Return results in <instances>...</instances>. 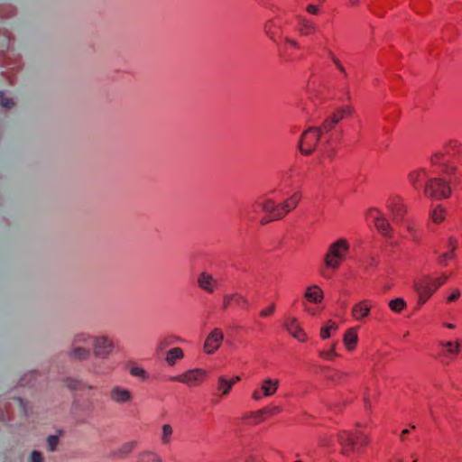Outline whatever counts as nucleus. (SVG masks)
<instances>
[{
    "instance_id": "obj_1",
    "label": "nucleus",
    "mask_w": 462,
    "mask_h": 462,
    "mask_svg": "<svg viewBox=\"0 0 462 462\" xmlns=\"http://www.w3.org/2000/svg\"><path fill=\"white\" fill-rule=\"evenodd\" d=\"M343 111H336L324 120L321 126L317 127L319 132V135L322 137V139L326 140L325 143H321L322 146L326 145L323 151L330 158L334 157L337 144L341 140V134L337 131L332 132V130L334 129L335 125L343 119Z\"/></svg>"
},
{
    "instance_id": "obj_2",
    "label": "nucleus",
    "mask_w": 462,
    "mask_h": 462,
    "mask_svg": "<svg viewBox=\"0 0 462 462\" xmlns=\"http://www.w3.org/2000/svg\"><path fill=\"white\" fill-rule=\"evenodd\" d=\"M448 276L442 273L439 277L432 278L422 276L414 282V289L418 293V303L423 305L435 293V291L447 282Z\"/></svg>"
},
{
    "instance_id": "obj_3",
    "label": "nucleus",
    "mask_w": 462,
    "mask_h": 462,
    "mask_svg": "<svg viewBox=\"0 0 462 462\" xmlns=\"http://www.w3.org/2000/svg\"><path fill=\"white\" fill-rule=\"evenodd\" d=\"M349 248V243L345 238H340L332 243L324 257L325 265L334 270L338 269L345 261Z\"/></svg>"
},
{
    "instance_id": "obj_4",
    "label": "nucleus",
    "mask_w": 462,
    "mask_h": 462,
    "mask_svg": "<svg viewBox=\"0 0 462 462\" xmlns=\"http://www.w3.org/2000/svg\"><path fill=\"white\" fill-rule=\"evenodd\" d=\"M451 192L450 180L444 178H430L424 185V195L433 199H448Z\"/></svg>"
},
{
    "instance_id": "obj_5",
    "label": "nucleus",
    "mask_w": 462,
    "mask_h": 462,
    "mask_svg": "<svg viewBox=\"0 0 462 462\" xmlns=\"http://www.w3.org/2000/svg\"><path fill=\"white\" fill-rule=\"evenodd\" d=\"M2 34L6 38L7 44L6 50H0V67L9 69L11 67H16V65H20L21 69H23L24 64L23 62L22 56L20 54H10V51L14 50L15 37L8 30L3 31Z\"/></svg>"
},
{
    "instance_id": "obj_6",
    "label": "nucleus",
    "mask_w": 462,
    "mask_h": 462,
    "mask_svg": "<svg viewBox=\"0 0 462 462\" xmlns=\"http://www.w3.org/2000/svg\"><path fill=\"white\" fill-rule=\"evenodd\" d=\"M460 353V345L457 341H440L433 357L441 365H450Z\"/></svg>"
},
{
    "instance_id": "obj_7",
    "label": "nucleus",
    "mask_w": 462,
    "mask_h": 462,
    "mask_svg": "<svg viewBox=\"0 0 462 462\" xmlns=\"http://www.w3.org/2000/svg\"><path fill=\"white\" fill-rule=\"evenodd\" d=\"M322 137L317 127H310L304 131L300 136L299 149L304 155H310L316 149Z\"/></svg>"
},
{
    "instance_id": "obj_8",
    "label": "nucleus",
    "mask_w": 462,
    "mask_h": 462,
    "mask_svg": "<svg viewBox=\"0 0 462 462\" xmlns=\"http://www.w3.org/2000/svg\"><path fill=\"white\" fill-rule=\"evenodd\" d=\"M207 372L201 368L189 370L182 374L173 376L171 381L186 383L189 386L199 385L206 378Z\"/></svg>"
},
{
    "instance_id": "obj_9",
    "label": "nucleus",
    "mask_w": 462,
    "mask_h": 462,
    "mask_svg": "<svg viewBox=\"0 0 462 462\" xmlns=\"http://www.w3.org/2000/svg\"><path fill=\"white\" fill-rule=\"evenodd\" d=\"M387 208L390 210L393 221L395 223H402L407 213L403 200L399 196L389 198L387 200Z\"/></svg>"
},
{
    "instance_id": "obj_10",
    "label": "nucleus",
    "mask_w": 462,
    "mask_h": 462,
    "mask_svg": "<svg viewBox=\"0 0 462 462\" xmlns=\"http://www.w3.org/2000/svg\"><path fill=\"white\" fill-rule=\"evenodd\" d=\"M283 327L291 337L298 339L300 342L307 341V334L301 328L298 319L294 317L287 318L284 320Z\"/></svg>"
},
{
    "instance_id": "obj_11",
    "label": "nucleus",
    "mask_w": 462,
    "mask_h": 462,
    "mask_svg": "<svg viewBox=\"0 0 462 462\" xmlns=\"http://www.w3.org/2000/svg\"><path fill=\"white\" fill-rule=\"evenodd\" d=\"M224 338L223 331L217 328H214L209 335L207 337L205 343H204V351L207 354H213L215 351H217Z\"/></svg>"
},
{
    "instance_id": "obj_12",
    "label": "nucleus",
    "mask_w": 462,
    "mask_h": 462,
    "mask_svg": "<svg viewBox=\"0 0 462 462\" xmlns=\"http://www.w3.org/2000/svg\"><path fill=\"white\" fill-rule=\"evenodd\" d=\"M114 349V344L107 337H98L94 342V355L97 357L105 358L108 356Z\"/></svg>"
},
{
    "instance_id": "obj_13",
    "label": "nucleus",
    "mask_w": 462,
    "mask_h": 462,
    "mask_svg": "<svg viewBox=\"0 0 462 462\" xmlns=\"http://www.w3.org/2000/svg\"><path fill=\"white\" fill-rule=\"evenodd\" d=\"M300 46L297 42L289 38L285 39L281 49V57L286 61L295 60L300 57Z\"/></svg>"
},
{
    "instance_id": "obj_14",
    "label": "nucleus",
    "mask_w": 462,
    "mask_h": 462,
    "mask_svg": "<svg viewBox=\"0 0 462 462\" xmlns=\"http://www.w3.org/2000/svg\"><path fill=\"white\" fill-rule=\"evenodd\" d=\"M323 371L326 379L337 384L346 383L350 377L349 373L342 372L331 367H324Z\"/></svg>"
},
{
    "instance_id": "obj_15",
    "label": "nucleus",
    "mask_w": 462,
    "mask_h": 462,
    "mask_svg": "<svg viewBox=\"0 0 462 462\" xmlns=\"http://www.w3.org/2000/svg\"><path fill=\"white\" fill-rule=\"evenodd\" d=\"M371 302L369 300H363L356 303L352 308V317L354 319L360 321L366 318L371 311Z\"/></svg>"
},
{
    "instance_id": "obj_16",
    "label": "nucleus",
    "mask_w": 462,
    "mask_h": 462,
    "mask_svg": "<svg viewBox=\"0 0 462 462\" xmlns=\"http://www.w3.org/2000/svg\"><path fill=\"white\" fill-rule=\"evenodd\" d=\"M428 177L427 171L425 169H418L411 171L408 175V180L411 185L415 189H420L422 187L423 182Z\"/></svg>"
},
{
    "instance_id": "obj_17",
    "label": "nucleus",
    "mask_w": 462,
    "mask_h": 462,
    "mask_svg": "<svg viewBox=\"0 0 462 462\" xmlns=\"http://www.w3.org/2000/svg\"><path fill=\"white\" fill-rule=\"evenodd\" d=\"M21 66L16 65V67H11L9 69H5L0 73V79H4L8 86H14L17 82V75L22 71Z\"/></svg>"
},
{
    "instance_id": "obj_18",
    "label": "nucleus",
    "mask_w": 462,
    "mask_h": 462,
    "mask_svg": "<svg viewBox=\"0 0 462 462\" xmlns=\"http://www.w3.org/2000/svg\"><path fill=\"white\" fill-rule=\"evenodd\" d=\"M240 381V376H234L231 379H226L225 376H219L217 381V391L221 392L223 395H226L229 393L232 387Z\"/></svg>"
},
{
    "instance_id": "obj_19",
    "label": "nucleus",
    "mask_w": 462,
    "mask_h": 462,
    "mask_svg": "<svg viewBox=\"0 0 462 462\" xmlns=\"http://www.w3.org/2000/svg\"><path fill=\"white\" fill-rule=\"evenodd\" d=\"M337 440L342 446V453L344 455L348 456L352 453V432L346 430L338 432Z\"/></svg>"
},
{
    "instance_id": "obj_20",
    "label": "nucleus",
    "mask_w": 462,
    "mask_h": 462,
    "mask_svg": "<svg viewBox=\"0 0 462 462\" xmlns=\"http://www.w3.org/2000/svg\"><path fill=\"white\" fill-rule=\"evenodd\" d=\"M305 299L312 303H320L324 298L323 291L318 285H312L307 288Z\"/></svg>"
},
{
    "instance_id": "obj_21",
    "label": "nucleus",
    "mask_w": 462,
    "mask_h": 462,
    "mask_svg": "<svg viewBox=\"0 0 462 462\" xmlns=\"http://www.w3.org/2000/svg\"><path fill=\"white\" fill-rule=\"evenodd\" d=\"M368 444V438L365 434L360 431L352 432V452L361 451Z\"/></svg>"
},
{
    "instance_id": "obj_22",
    "label": "nucleus",
    "mask_w": 462,
    "mask_h": 462,
    "mask_svg": "<svg viewBox=\"0 0 462 462\" xmlns=\"http://www.w3.org/2000/svg\"><path fill=\"white\" fill-rule=\"evenodd\" d=\"M111 398L116 402H127L132 400V393L129 390L116 386L111 391Z\"/></svg>"
},
{
    "instance_id": "obj_23",
    "label": "nucleus",
    "mask_w": 462,
    "mask_h": 462,
    "mask_svg": "<svg viewBox=\"0 0 462 462\" xmlns=\"http://www.w3.org/2000/svg\"><path fill=\"white\" fill-rule=\"evenodd\" d=\"M298 30L301 35L308 36L315 33L316 25L312 21H310L304 17H299Z\"/></svg>"
},
{
    "instance_id": "obj_24",
    "label": "nucleus",
    "mask_w": 462,
    "mask_h": 462,
    "mask_svg": "<svg viewBox=\"0 0 462 462\" xmlns=\"http://www.w3.org/2000/svg\"><path fill=\"white\" fill-rule=\"evenodd\" d=\"M264 30L271 39L275 40L276 36H279L282 32L281 21L279 19L268 21L264 25Z\"/></svg>"
},
{
    "instance_id": "obj_25",
    "label": "nucleus",
    "mask_w": 462,
    "mask_h": 462,
    "mask_svg": "<svg viewBox=\"0 0 462 462\" xmlns=\"http://www.w3.org/2000/svg\"><path fill=\"white\" fill-rule=\"evenodd\" d=\"M278 387V379H265L262 383L261 391L263 396H272L276 393Z\"/></svg>"
},
{
    "instance_id": "obj_26",
    "label": "nucleus",
    "mask_w": 462,
    "mask_h": 462,
    "mask_svg": "<svg viewBox=\"0 0 462 462\" xmlns=\"http://www.w3.org/2000/svg\"><path fill=\"white\" fill-rule=\"evenodd\" d=\"M126 367L129 370L131 375L134 377H138L143 381H145L149 378L147 371L144 370L143 367L138 366L135 362H128Z\"/></svg>"
},
{
    "instance_id": "obj_27",
    "label": "nucleus",
    "mask_w": 462,
    "mask_h": 462,
    "mask_svg": "<svg viewBox=\"0 0 462 462\" xmlns=\"http://www.w3.org/2000/svg\"><path fill=\"white\" fill-rule=\"evenodd\" d=\"M374 226L382 236L386 237H393V228L391 227L388 220L383 217L381 219H376Z\"/></svg>"
},
{
    "instance_id": "obj_28",
    "label": "nucleus",
    "mask_w": 462,
    "mask_h": 462,
    "mask_svg": "<svg viewBox=\"0 0 462 462\" xmlns=\"http://www.w3.org/2000/svg\"><path fill=\"white\" fill-rule=\"evenodd\" d=\"M344 343L347 350L352 351L356 348L357 344V334L354 328H349L344 335Z\"/></svg>"
},
{
    "instance_id": "obj_29",
    "label": "nucleus",
    "mask_w": 462,
    "mask_h": 462,
    "mask_svg": "<svg viewBox=\"0 0 462 462\" xmlns=\"http://www.w3.org/2000/svg\"><path fill=\"white\" fill-rule=\"evenodd\" d=\"M184 357V352L180 347H173L167 352L166 362L169 365L173 366L177 360Z\"/></svg>"
},
{
    "instance_id": "obj_30",
    "label": "nucleus",
    "mask_w": 462,
    "mask_h": 462,
    "mask_svg": "<svg viewBox=\"0 0 462 462\" xmlns=\"http://www.w3.org/2000/svg\"><path fill=\"white\" fill-rule=\"evenodd\" d=\"M17 14V8L12 4H0V18L10 19Z\"/></svg>"
},
{
    "instance_id": "obj_31",
    "label": "nucleus",
    "mask_w": 462,
    "mask_h": 462,
    "mask_svg": "<svg viewBox=\"0 0 462 462\" xmlns=\"http://www.w3.org/2000/svg\"><path fill=\"white\" fill-rule=\"evenodd\" d=\"M267 419L266 417V411H264V408L260 409L256 411H251L247 415L243 417V420H253L252 424H258Z\"/></svg>"
},
{
    "instance_id": "obj_32",
    "label": "nucleus",
    "mask_w": 462,
    "mask_h": 462,
    "mask_svg": "<svg viewBox=\"0 0 462 462\" xmlns=\"http://www.w3.org/2000/svg\"><path fill=\"white\" fill-rule=\"evenodd\" d=\"M300 199H301L300 193L295 192L290 198H288L282 203L283 207L285 208L286 212L289 213L290 211L293 210L298 206Z\"/></svg>"
},
{
    "instance_id": "obj_33",
    "label": "nucleus",
    "mask_w": 462,
    "mask_h": 462,
    "mask_svg": "<svg viewBox=\"0 0 462 462\" xmlns=\"http://www.w3.org/2000/svg\"><path fill=\"white\" fill-rule=\"evenodd\" d=\"M69 356H70V357H72L76 360H79V361L87 360L90 356V350L88 348L80 347V346L74 347L69 352Z\"/></svg>"
},
{
    "instance_id": "obj_34",
    "label": "nucleus",
    "mask_w": 462,
    "mask_h": 462,
    "mask_svg": "<svg viewBox=\"0 0 462 462\" xmlns=\"http://www.w3.org/2000/svg\"><path fill=\"white\" fill-rule=\"evenodd\" d=\"M213 281V278L211 275L202 273L199 278V285L201 289L208 291L213 292V288L210 287L211 282Z\"/></svg>"
},
{
    "instance_id": "obj_35",
    "label": "nucleus",
    "mask_w": 462,
    "mask_h": 462,
    "mask_svg": "<svg viewBox=\"0 0 462 462\" xmlns=\"http://www.w3.org/2000/svg\"><path fill=\"white\" fill-rule=\"evenodd\" d=\"M406 306L405 300L402 298H396L389 301V308L396 313L402 312Z\"/></svg>"
},
{
    "instance_id": "obj_36",
    "label": "nucleus",
    "mask_w": 462,
    "mask_h": 462,
    "mask_svg": "<svg viewBox=\"0 0 462 462\" xmlns=\"http://www.w3.org/2000/svg\"><path fill=\"white\" fill-rule=\"evenodd\" d=\"M445 215H446L445 208L439 206L432 210V212L430 214V217L434 223L439 224L444 220Z\"/></svg>"
},
{
    "instance_id": "obj_37",
    "label": "nucleus",
    "mask_w": 462,
    "mask_h": 462,
    "mask_svg": "<svg viewBox=\"0 0 462 462\" xmlns=\"http://www.w3.org/2000/svg\"><path fill=\"white\" fill-rule=\"evenodd\" d=\"M337 325L336 322L332 320H328L327 324L321 328L320 329V337L322 339H327L330 337V331L331 330H337Z\"/></svg>"
},
{
    "instance_id": "obj_38",
    "label": "nucleus",
    "mask_w": 462,
    "mask_h": 462,
    "mask_svg": "<svg viewBox=\"0 0 462 462\" xmlns=\"http://www.w3.org/2000/svg\"><path fill=\"white\" fill-rule=\"evenodd\" d=\"M275 204L272 199H267L263 202H255L254 208H262L263 211L266 212L269 215H272L273 209H274Z\"/></svg>"
},
{
    "instance_id": "obj_39",
    "label": "nucleus",
    "mask_w": 462,
    "mask_h": 462,
    "mask_svg": "<svg viewBox=\"0 0 462 462\" xmlns=\"http://www.w3.org/2000/svg\"><path fill=\"white\" fill-rule=\"evenodd\" d=\"M233 303H235L236 306L243 310H248L249 309V302L243 295L239 293H233Z\"/></svg>"
},
{
    "instance_id": "obj_40",
    "label": "nucleus",
    "mask_w": 462,
    "mask_h": 462,
    "mask_svg": "<svg viewBox=\"0 0 462 462\" xmlns=\"http://www.w3.org/2000/svg\"><path fill=\"white\" fill-rule=\"evenodd\" d=\"M0 106L5 109H11L15 106L13 98L8 97L4 91H0Z\"/></svg>"
},
{
    "instance_id": "obj_41",
    "label": "nucleus",
    "mask_w": 462,
    "mask_h": 462,
    "mask_svg": "<svg viewBox=\"0 0 462 462\" xmlns=\"http://www.w3.org/2000/svg\"><path fill=\"white\" fill-rule=\"evenodd\" d=\"M138 462H162V460L155 453L144 452L140 455Z\"/></svg>"
},
{
    "instance_id": "obj_42",
    "label": "nucleus",
    "mask_w": 462,
    "mask_h": 462,
    "mask_svg": "<svg viewBox=\"0 0 462 462\" xmlns=\"http://www.w3.org/2000/svg\"><path fill=\"white\" fill-rule=\"evenodd\" d=\"M136 444V441L126 442L118 449V453L121 457L127 456L135 448Z\"/></svg>"
},
{
    "instance_id": "obj_43",
    "label": "nucleus",
    "mask_w": 462,
    "mask_h": 462,
    "mask_svg": "<svg viewBox=\"0 0 462 462\" xmlns=\"http://www.w3.org/2000/svg\"><path fill=\"white\" fill-rule=\"evenodd\" d=\"M288 213L286 212V209L283 207L282 203H280L278 205H275L272 216L274 218V220H278L283 218Z\"/></svg>"
},
{
    "instance_id": "obj_44",
    "label": "nucleus",
    "mask_w": 462,
    "mask_h": 462,
    "mask_svg": "<svg viewBox=\"0 0 462 462\" xmlns=\"http://www.w3.org/2000/svg\"><path fill=\"white\" fill-rule=\"evenodd\" d=\"M328 57L331 59L332 62L335 64L337 69L344 75L345 78L347 77V73L345 69V67L341 63V61L336 57L332 51H328Z\"/></svg>"
},
{
    "instance_id": "obj_45",
    "label": "nucleus",
    "mask_w": 462,
    "mask_h": 462,
    "mask_svg": "<svg viewBox=\"0 0 462 462\" xmlns=\"http://www.w3.org/2000/svg\"><path fill=\"white\" fill-rule=\"evenodd\" d=\"M172 435V428L170 424H164L162 426V438L163 443L168 444L171 441V436Z\"/></svg>"
},
{
    "instance_id": "obj_46",
    "label": "nucleus",
    "mask_w": 462,
    "mask_h": 462,
    "mask_svg": "<svg viewBox=\"0 0 462 462\" xmlns=\"http://www.w3.org/2000/svg\"><path fill=\"white\" fill-rule=\"evenodd\" d=\"M59 443H60L59 436L50 435L47 438L48 448L51 452H53L57 449Z\"/></svg>"
},
{
    "instance_id": "obj_47",
    "label": "nucleus",
    "mask_w": 462,
    "mask_h": 462,
    "mask_svg": "<svg viewBox=\"0 0 462 462\" xmlns=\"http://www.w3.org/2000/svg\"><path fill=\"white\" fill-rule=\"evenodd\" d=\"M454 250H455V246H453V248L449 252H446L443 254H441L438 260L439 263L447 265L446 262L448 260L454 259V257H455Z\"/></svg>"
},
{
    "instance_id": "obj_48",
    "label": "nucleus",
    "mask_w": 462,
    "mask_h": 462,
    "mask_svg": "<svg viewBox=\"0 0 462 462\" xmlns=\"http://www.w3.org/2000/svg\"><path fill=\"white\" fill-rule=\"evenodd\" d=\"M275 303H272L270 306H268L267 308L262 310L260 312H259V316L261 318H266V317H270L272 316L274 311H275Z\"/></svg>"
},
{
    "instance_id": "obj_49",
    "label": "nucleus",
    "mask_w": 462,
    "mask_h": 462,
    "mask_svg": "<svg viewBox=\"0 0 462 462\" xmlns=\"http://www.w3.org/2000/svg\"><path fill=\"white\" fill-rule=\"evenodd\" d=\"M383 217V214L377 208H370L367 212V217L372 218L374 223L376 222V219H381Z\"/></svg>"
},
{
    "instance_id": "obj_50",
    "label": "nucleus",
    "mask_w": 462,
    "mask_h": 462,
    "mask_svg": "<svg viewBox=\"0 0 462 462\" xmlns=\"http://www.w3.org/2000/svg\"><path fill=\"white\" fill-rule=\"evenodd\" d=\"M264 411H266V417L269 418L281 413L282 408L280 406H268L264 407Z\"/></svg>"
},
{
    "instance_id": "obj_51",
    "label": "nucleus",
    "mask_w": 462,
    "mask_h": 462,
    "mask_svg": "<svg viewBox=\"0 0 462 462\" xmlns=\"http://www.w3.org/2000/svg\"><path fill=\"white\" fill-rule=\"evenodd\" d=\"M441 171L446 175H454L457 171V167L450 163H444Z\"/></svg>"
},
{
    "instance_id": "obj_52",
    "label": "nucleus",
    "mask_w": 462,
    "mask_h": 462,
    "mask_svg": "<svg viewBox=\"0 0 462 462\" xmlns=\"http://www.w3.org/2000/svg\"><path fill=\"white\" fill-rule=\"evenodd\" d=\"M32 462H44L42 454L38 450H33L31 455Z\"/></svg>"
},
{
    "instance_id": "obj_53",
    "label": "nucleus",
    "mask_w": 462,
    "mask_h": 462,
    "mask_svg": "<svg viewBox=\"0 0 462 462\" xmlns=\"http://www.w3.org/2000/svg\"><path fill=\"white\" fill-rule=\"evenodd\" d=\"M319 356L322 357V358H325V359H328V360H333L334 357L337 356V354L335 353L334 349H330V350H328V351H321Z\"/></svg>"
},
{
    "instance_id": "obj_54",
    "label": "nucleus",
    "mask_w": 462,
    "mask_h": 462,
    "mask_svg": "<svg viewBox=\"0 0 462 462\" xmlns=\"http://www.w3.org/2000/svg\"><path fill=\"white\" fill-rule=\"evenodd\" d=\"M231 297H233V294H226L224 296L222 306L224 310H226L233 303V299H231Z\"/></svg>"
},
{
    "instance_id": "obj_55",
    "label": "nucleus",
    "mask_w": 462,
    "mask_h": 462,
    "mask_svg": "<svg viewBox=\"0 0 462 462\" xmlns=\"http://www.w3.org/2000/svg\"><path fill=\"white\" fill-rule=\"evenodd\" d=\"M444 159V153L442 152H436L435 154H433L431 156V163L432 164H437L439 163L440 161H442Z\"/></svg>"
},
{
    "instance_id": "obj_56",
    "label": "nucleus",
    "mask_w": 462,
    "mask_h": 462,
    "mask_svg": "<svg viewBox=\"0 0 462 462\" xmlns=\"http://www.w3.org/2000/svg\"><path fill=\"white\" fill-rule=\"evenodd\" d=\"M460 297V291L459 290H455L447 299L448 302H453L458 300Z\"/></svg>"
},
{
    "instance_id": "obj_57",
    "label": "nucleus",
    "mask_w": 462,
    "mask_h": 462,
    "mask_svg": "<svg viewBox=\"0 0 462 462\" xmlns=\"http://www.w3.org/2000/svg\"><path fill=\"white\" fill-rule=\"evenodd\" d=\"M271 221H274V218L273 217V216H272V215L266 214L265 216H263V217L261 218V220H260V224H261L262 226H263V225L268 224V223H269V222H271Z\"/></svg>"
},
{
    "instance_id": "obj_58",
    "label": "nucleus",
    "mask_w": 462,
    "mask_h": 462,
    "mask_svg": "<svg viewBox=\"0 0 462 462\" xmlns=\"http://www.w3.org/2000/svg\"><path fill=\"white\" fill-rule=\"evenodd\" d=\"M307 12L311 14H319V8L317 5H309L307 6Z\"/></svg>"
},
{
    "instance_id": "obj_59",
    "label": "nucleus",
    "mask_w": 462,
    "mask_h": 462,
    "mask_svg": "<svg viewBox=\"0 0 462 462\" xmlns=\"http://www.w3.org/2000/svg\"><path fill=\"white\" fill-rule=\"evenodd\" d=\"M263 396V392L261 391V389L260 390H258V389L254 390L253 392V394H252V398L254 400H255V401L260 400Z\"/></svg>"
},
{
    "instance_id": "obj_60",
    "label": "nucleus",
    "mask_w": 462,
    "mask_h": 462,
    "mask_svg": "<svg viewBox=\"0 0 462 462\" xmlns=\"http://www.w3.org/2000/svg\"><path fill=\"white\" fill-rule=\"evenodd\" d=\"M17 400H18L20 405L23 407L24 412L27 414L28 413V411H27L28 402H26L24 399H23L21 397L17 398Z\"/></svg>"
},
{
    "instance_id": "obj_61",
    "label": "nucleus",
    "mask_w": 462,
    "mask_h": 462,
    "mask_svg": "<svg viewBox=\"0 0 462 462\" xmlns=\"http://www.w3.org/2000/svg\"><path fill=\"white\" fill-rule=\"evenodd\" d=\"M410 433V430L409 429H404L402 430V433H401V436H400V439L402 441H404L405 440V436H407V434Z\"/></svg>"
},
{
    "instance_id": "obj_62",
    "label": "nucleus",
    "mask_w": 462,
    "mask_h": 462,
    "mask_svg": "<svg viewBox=\"0 0 462 462\" xmlns=\"http://www.w3.org/2000/svg\"><path fill=\"white\" fill-rule=\"evenodd\" d=\"M65 431L61 429L58 430H57V435L56 436H59V438L62 435H64Z\"/></svg>"
},
{
    "instance_id": "obj_63",
    "label": "nucleus",
    "mask_w": 462,
    "mask_h": 462,
    "mask_svg": "<svg viewBox=\"0 0 462 462\" xmlns=\"http://www.w3.org/2000/svg\"><path fill=\"white\" fill-rule=\"evenodd\" d=\"M85 340H86L85 335H79L78 336V341H85Z\"/></svg>"
},
{
    "instance_id": "obj_64",
    "label": "nucleus",
    "mask_w": 462,
    "mask_h": 462,
    "mask_svg": "<svg viewBox=\"0 0 462 462\" xmlns=\"http://www.w3.org/2000/svg\"><path fill=\"white\" fill-rule=\"evenodd\" d=\"M388 462H402L401 458L394 457L393 459H390Z\"/></svg>"
}]
</instances>
